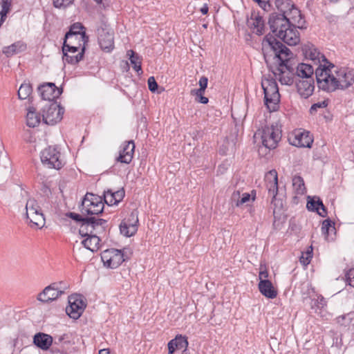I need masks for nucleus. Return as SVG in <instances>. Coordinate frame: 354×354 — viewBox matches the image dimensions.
<instances>
[{"label": "nucleus", "instance_id": "1a4fd4ad", "mask_svg": "<svg viewBox=\"0 0 354 354\" xmlns=\"http://www.w3.org/2000/svg\"><path fill=\"white\" fill-rule=\"evenodd\" d=\"M41 160L49 168L59 169L64 163L61 159L60 152L55 147H48L41 151Z\"/></svg>", "mask_w": 354, "mask_h": 354}, {"label": "nucleus", "instance_id": "37998d69", "mask_svg": "<svg viewBox=\"0 0 354 354\" xmlns=\"http://www.w3.org/2000/svg\"><path fill=\"white\" fill-rule=\"evenodd\" d=\"M80 48H82V45H71L66 41H64L62 51L63 53H68L71 54L76 53Z\"/></svg>", "mask_w": 354, "mask_h": 354}, {"label": "nucleus", "instance_id": "b1692460", "mask_svg": "<svg viewBox=\"0 0 354 354\" xmlns=\"http://www.w3.org/2000/svg\"><path fill=\"white\" fill-rule=\"evenodd\" d=\"M303 52L306 58L311 60L315 64H320L322 62H327L324 55H322L313 45L305 46Z\"/></svg>", "mask_w": 354, "mask_h": 354}, {"label": "nucleus", "instance_id": "f03ea898", "mask_svg": "<svg viewBox=\"0 0 354 354\" xmlns=\"http://www.w3.org/2000/svg\"><path fill=\"white\" fill-rule=\"evenodd\" d=\"M262 44L263 50L270 48L273 51L274 57L278 59L279 66L274 74L276 76L278 75V80L281 84L284 85L292 84L294 82L293 68L289 64L292 54L289 48L270 35H267L264 37Z\"/></svg>", "mask_w": 354, "mask_h": 354}, {"label": "nucleus", "instance_id": "c9c22d12", "mask_svg": "<svg viewBox=\"0 0 354 354\" xmlns=\"http://www.w3.org/2000/svg\"><path fill=\"white\" fill-rule=\"evenodd\" d=\"M85 50V47L82 46V48L80 52L77 53L71 54L68 53H64L63 56V60L68 64H75L78 63L80 60L82 59L84 57V53Z\"/></svg>", "mask_w": 354, "mask_h": 354}, {"label": "nucleus", "instance_id": "a878e982", "mask_svg": "<svg viewBox=\"0 0 354 354\" xmlns=\"http://www.w3.org/2000/svg\"><path fill=\"white\" fill-rule=\"evenodd\" d=\"M314 68L310 64L301 63L299 64L296 69V75L299 78V80H308L313 79V75Z\"/></svg>", "mask_w": 354, "mask_h": 354}, {"label": "nucleus", "instance_id": "a211bd4d", "mask_svg": "<svg viewBox=\"0 0 354 354\" xmlns=\"http://www.w3.org/2000/svg\"><path fill=\"white\" fill-rule=\"evenodd\" d=\"M135 149V144L133 140L126 141L122 144L117 160L129 164L131 162Z\"/></svg>", "mask_w": 354, "mask_h": 354}, {"label": "nucleus", "instance_id": "5fc2aeb1", "mask_svg": "<svg viewBox=\"0 0 354 354\" xmlns=\"http://www.w3.org/2000/svg\"><path fill=\"white\" fill-rule=\"evenodd\" d=\"M269 277V273L267 271L266 267H263L262 265L260 266V272L259 273V278L260 281H269L268 279Z\"/></svg>", "mask_w": 354, "mask_h": 354}, {"label": "nucleus", "instance_id": "680f3d73", "mask_svg": "<svg viewBox=\"0 0 354 354\" xmlns=\"http://www.w3.org/2000/svg\"><path fill=\"white\" fill-rule=\"evenodd\" d=\"M208 10H209V8H208V6L207 3H205L203 5V6L201 8L200 11L201 12V13L203 15H206L207 14L208 12Z\"/></svg>", "mask_w": 354, "mask_h": 354}, {"label": "nucleus", "instance_id": "e433bc0d", "mask_svg": "<svg viewBox=\"0 0 354 354\" xmlns=\"http://www.w3.org/2000/svg\"><path fill=\"white\" fill-rule=\"evenodd\" d=\"M26 46L20 43H15L3 48V53L7 57L12 56L25 49Z\"/></svg>", "mask_w": 354, "mask_h": 354}, {"label": "nucleus", "instance_id": "7ed1b4c3", "mask_svg": "<svg viewBox=\"0 0 354 354\" xmlns=\"http://www.w3.org/2000/svg\"><path fill=\"white\" fill-rule=\"evenodd\" d=\"M261 86L264 93L265 105L270 112L277 111L280 102L277 83L272 79H264L262 80Z\"/></svg>", "mask_w": 354, "mask_h": 354}, {"label": "nucleus", "instance_id": "c03bdc74", "mask_svg": "<svg viewBox=\"0 0 354 354\" xmlns=\"http://www.w3.org/2000/svg\"><path fill=\"white\" fill-rule=\"evenodd\" d=\"M131 53L132 55H131L129 60L131 64L133 66V67L134 70L138 73L140 71L142 72L141 62L140 61L139 57L134 55L133 51H131Z\"/></svg>", "mask_w": 354, "mask_h": 354}, {"label": "nucleus", "instance_id": "49530a36", "mask_svg": "<svg viewBox=\"0 0 354 354\" xmlns=\"http://www.w3.org/2000/svg\"><path fill=\"white\" fill-rule=\"evenodd\" d=\"M84 221L89 235L95 234V216L87 217Z\"/></svg>", "mask_w": 354, "mask_h": 354}, {"label": "nucleus", "instance_id": "6e6552de", "mask_svg": "<svg viewBox=\"0 0 354 354\" xmlns=\"http://www.w3.org/2000/svg\"><path fill=\"white\" fill-rule=\"evenodd\" d=\"M86 302L84 297L78 294L71 295L68 297V306L66 308V313L72 319H78L84 311Z\"/></svg>", "mask_w": 354, "mask_h": 354}, {"label": "nucleus", "instance_id": "864d4df0", "mask_svg": "<svg viewBox=\"0 0 354 354\" xmlns=\"http://www.w3.org/2000/svg\"><path fill=\"white\" fill-rule=\"evenodd\" d=\"M84 215L81 213V214L75 213V212H70L68 214V216L73 220L80 222V223H83L86 217H84Z\"/></svg>", "mask_w": 354, "mask_h": 354}, {"label": "nucleus", "instance_id": "c85d7f7f", "mask_svg": "<svg viewBox=\"0 0 354 354\" xmlns=\"http://www.w3.org/2000/svg\"><path fill=\"white\" fill-rule=\"evenodd\" d=\"M309 198L306 205L308 209L313 212L316 211L321 216L325 217L327 212L320 198L318 197H309Z\"/></svg>", "mask_w": 354, "mask_h": 354}, {"label": "nucleus", "instance_id": "338daca9", "mask_svg": "<svg viewBox=\"0 0 354 354\" xmlns=\"http://www.w3.org/2000/svg\"><path fill=\"white\" fill-rule=\"evenodd\" d=\"M95 1H96L97 3H100L102 2V0H94Z\"/></svg>", "mask_w": 354, "mask_h": 354}, {"label": "nucleus", "instance_id": "4468645a", "mask_svg": "<svg viewBox=\"0 0 354 354\" xmlns=\"http://www.w3.org/2000/svg\"><path fill=\"white\" fill-rule=\"evenodd\" d=\"M290 143L298 147L310 148L313 142V138L310 132L304 130H296L289 137Z\"/></svg>", "mask_w": 354, "mask_h": 354}, {"label": "nucleus", "instance_id": "f704fd0d", "mask_svg": "<svg viewBox=\"0 0 354 354\" xmlns=\"http://www.w3.org/2000/svg\"><path fill=\"white\" fill-rule=\"evenodd\" d=\"M294 5L291 0H275V6L280 12L279 15H286Z\"/></svg>", "mask_w": 354, "mask_h": 354}, {"label": "nucleus", "instance_id": "69168bd1", "mask_svg": "<svg viewBox=\"0 0 354 354\" xmlns=\"http://www.w3.org/2000/svg\"><path fill=\"white\" fill-rule=\"evenodd\" d=\"M64 336L59 337L57 341L56 339L55 340V342H54L55 344H59L64 339Z\"/></svg>", "mask_w": 354, "mask_h": 354}, {"label": "nucleus", "instance_id": "2f4dec72", "mask_svg": "<svg viewBox=\"0 0 354 354\" xmlns=\"http://www.w3.org/2000/svg\"><path fill=\"white\" fill-rule=\"evenodd\" d=\"M100 239L96 234H92L87 236L82 241V245L88 250L94 252L99 248Z\"/></svg>", "mask_w": 354, "mask_h": 354}, {"label": "nucleus", "instance_id": "72a5a7b5", "mask_svg": "<svg viewBox=\"0 0 354 354\" xmlns=\"http://www.w3.org/2000/svg\"><path fill=\"white\" fill-rule=\"evenodd\" d=\"M88 37L86 35V34H76L75 35H72L71 37L67 38L65 37L64 41L71 45H82V46L85 47V44L88 42Z\"/></svg>", "mask_w": 354, "mask_h": 354}, {"label": "nucleus", "instance_id": "5701e85b", "mask_svg": "<svg viewBox=\"0 0 354 354\" xmlns=\"http://www.w3.org/2000/svg\"><path fill=\"white\" fill-rule=\"evenodd\" d=\"M326 305L327 301L326 299L322 295H319L317 297V298L312 299V309L315 310V313L319 315L321 317L327 320L329 319L330 314L324 310V308L326 306Z\"/></svg>", "mask_w": 354, "mask_h": 354}, {"label": "nucleus", "instance_id": "13d9d810", "mask_svg": "<svg viewBox=\"0 0 354 354\" xmlns=\"http://www.w3.org/2000/svg\"><path fill=\"white\" fill-rule=\"evenodd\" d=\"M241 194L239 191H234L232 194L231 201L232 203L236 207L240 206V204H238L239 201L241 199Z\"/></svg>", "mask_w": 354, "mask_h": 354}, {"label": "nucleus", "instance_id": "2eb2a0df", "mask_svg": "<svg viewBox=\"0 0 354 354\" xmlns=\"http://www.w3.org/2000/svg\"><path fill=\"white\" fill-rule=\"evenodd\" d=\"M138 218L136 212H132L128 219L123 220L120 225V233L127 237L133 236L138 231Z\"/></svg>", "mask_w": 354, "mask_h": 354}, {"label": "nucleus", "instance_id": "6e6d98bb", "mask_svg": "<svg viewBox=\"0 0 354 354\" xmlns=\"http://www.w3.org/2000/svg\"><path fill=\"white\" fill-rule=\"evenodd\" d=\"M147 83H148L149 89L151 92H155L158 89V84H157L154 77H153V76L149 77L147 80Z\"/></svg>", "mask_w": 354, "mask_h": 354}, {"label": "nucleus", "instance_id": "a18cd8bd", "mask_svg": "<svg viewBox=\"0 0 354 354\" xmlns=\"http://www.w3.org/2000/svg\"><path fill=\"white\" fill-rule=\"evenodd\" d=\"M10 9V0H3L2 1V9L0 12L1 15V21H3L7 14L9 12Z\"/></svg>", "mask_w": 354, "mask_h": 354}, {"label": "nucleus", "instance_id": "412c9836", "mask_svg": "<svg viewBox=\"0 0 354 354\" xmlns=\"http://www.w3.org/2000/svg\"><path fill=\"white\" fill-rule=\"evenodd\" d=\"M285 16L288 19L289 24L293 27L300 29L306 28V21L304 19L300 10L295 5Z\"/></svg>", "mask_w": 354, "mask_h": 354}, {"label": "nucleus", "instance_id": "393cba45", "mask_svg": "<svg viewBox=\"0 0 354 354\" xmlns=\"http://www.w3.org/2000/svg\"><path fill=\"white\" fill-rule=\"evenodd\" d=\"M188 346L187 338L182 335H178L168 343V354H173L176 350L186 349Z\"/></svg>", "mask_w": 354, "mask_h": 354}, {"label": "nucleus", "instance_id": "ddd939ff", "mask_svg": "<svg viewBox=\"0 0 354 354\" xmlns=\"http://www.w3.org/2000/svg\"><path fill=\"white\" fill-rule=\"evenodd\" d=\"M268 24L272 33L277 37L281 35L283 30L290 28L289 21L285 15L272 13L269 18Z\"/></svg>", "mask_w": 354, "mask_h": 354}, {"label": "nucleus", "instance_id": "f257e3e1", "mask_svg": "<svg viewBox=\"0 0 354 354\" xmlns=\"http://www.w3.org/2000/svg\"><path fill=\"white\" fill-rule=\"evenodd\" d=\"M315 70V76L318 87L327 92H333L337 89L344 90L354 84V75L352 71L346 68L332 71L324 65Z\"/></svg>", "mask_w": 354, "mask_h": 354}, {"label": "nucleus", "instance_id": "4be33fe9", "mask_svg": "<svg viewBox=\"0 0 354 354\" xmlns=\"http://www.w3.org/2000/svg\"><path fill=\"white\" fill-rule=\"evenodd\" d=\"M53 343V337L44 333H37L33 337V344L42 351H48Z\"/></svg>", "mask_w": 354, "mask_h": 354}, {"label": "nucleus", "instance_id": "9d476101", "mask_svg": "<svg viewBox=\"0 0 354 354\" xmlns=\"http://www.w3.org/2000/svg\"><path fill=\"white\" fill-rule=\"evenodd\" d=\"M64 113V109L57 102H51L42 111L43 121L50 125H54L60 122Z\"/></svg>", "mask_w": 354, "mask_h": 354}, {"label": "nucleus", "instance_id": "4d7b16f0", "mask_svg": "<svg viewBox=\"0 0 354 354\" xmlns=\"http://www.w3.org/2000/svg\"><path fill=\"white\" fill-rule=\"evenodd\" d=\"M346 279L348 284L354 287V268H351L346 272Z\"/></svg>", "mask_w": 354, "mask_h": 354}, {"label": "nucleus", "instance_id": "bb28decb", "mask_svg": "<svg viewBox=\"0 0 354 354\" xmlns=\"http://www.w3.org/2000/svg\"><path fill=\"white\" fill-rule=\"evenodd\" d=\"M248 26L252 30V32L258 35L264 33V21L259 15L252 16L248 19Z\"/></svg>", "mask_w": 354, "mask_h": 354}, {"label": "nucleus", "instance_id": "f8f14e48", "mask_svg": "<svg viewBox=\"0 0 354 354\" xmlns=\"http://www.w3.org/2000/svg\"><path fill=\"white\" fill-rule=\"evenodd\" d=\"M265 181L268 194L270 196L272 197L271 204L274 207L273 213L275 214L277 203L279 202L276 199L278 193V177L277 171L272 169L268 171L265 176Z\"/></svg>", "mask_w": 354, "mask_h": 354}, {"label": "nucleus", "instance_id": "09e8293b", "mask_svg": "<svg viewBox=\"0 0 354 354\" xmlns=\"http://www.w3.org/2000/svg\"><path fill=\"white\" fill-rule=\"evenodd\" d=\"M256 196L255 191H252V194H250L248 193H243L241 197L240 201H239L238 204H240V205L246 203L248 202L250 199L252 201H254Z\"/></svg>", "mask_w": 354, "mask_h": 354}, {"label": "nucleus", "instance_id": "c756f323", "mask_svg": "<svg viewBox=\"0 0 354 354\" xmlns=\"http://www.w3.org/2000/svg\"><path fill=\"white\" fill-rule=\"evenodd\" d=\"M258 288L260 292L267 298L274 299L277 295V291L270 281H260Z\"/></svg>", "mask_w": 354, "mask_h": 354}, {"label": "nucleus", "instance_id": "0e129e2a", "mask_svg": "<svg viewBox=\"0 0 354 354\" xmlns=\"http://www.w3.org/2000/svg\"><path fill=\"white\" fill-rule=\"evenodd\" d=\"M99 354H111V352L109 348H104L99 351Z\"/></svg>", "mask_w": 354, "mask_h": 354}, {"label": "nucleus", "instance_id": "cd10ccee", "mask_svg": "<svg viewBox=\"0 0 354 354\" xmlns=\"http://www.w3.org/2000/svg\"><path fill=\"white\" fill-rule=\"evenodd\" d=\"M124 196L123 189L113 192L111 190H107L104 194V201L109 205H117Z\"/></svg>", "mask_w": 354, "mask_h": 354}, {"label": "nucleus", "instance_id": "0eeeda50", "mask_svg": "<svg viewBox=\"0 0 354 354\" xmlns=\"http://www.w3.org/2000/svg\"><path fill=\"white\" fill-rule=\"evenodd\" d=\"M281 138V130L277 124L266 126L263 129L261 139L263 146L269 149H275Z\"/></svg>", "mask_w": 354, "mask_h": 354}, {"label": "nucleus", "instance_id": "20e7f679", "mask_svg": "<svg viewBox=\"0 0 354 354\" xmlns=\"http://www.w3.org/2000/svg\"><path fill=\"white\" fill-rule=\"evenodd\" d=\"M104 207L101 196L87 193L82 201L80 209L83 215H98L103 212Z\"/></svg>", "mask_w": 354, "mask_h": 354}, {"label": "nucleus", "instance_id": "423d86ee", "mask_svg": "<svg viewBox=\"0 0 354 354\" xmlns=\"http://www.w3.org/2000/svg\"><path fill=\"white\" fill-rule=\"evenodd\" d=\"M68 288L64 281L54 282L46 286L38 295L37 300L42 303H49L61 297Z\"/></svg>", "mask_w": 354, "mask_h": 354}, {"label": "nucleus", "instance_id": "6ab92c4d", "mask_svg": "<svg viewBox=\"0 0 354 354\" xmlns=\"http://www.w3.org/2000/svg\"><path fill=\"white\" fill-rule=\"evenodd\" d=\"M295 28L290 25V28L283 30L281 35H277V37L289 46H295L300 41L299 32Z\"/></svg>", "mask_w": 354, "mask_h": 354}, {"label": "nucleus", "instance_id": "774afa93", "mask_svg": "<svg viewBox=\"0 0 354 354\" xmlns=\"http://www.w3.org/2000/svg\"><path fill=\"white\" fill-rule=\"evenodd\" d=\"M332 3H337L339 0H329Z\"/></svg>", "mask_w": 354, "mask_h": 354}, {"label": "nucleus", "instance_id": "aec40b11", "mask_svg": "<svg viewBox=\"0 0 354 354\" xmlns=\"http://www.w3.org/2000/svg\"><path fill=\"white\" fill-rule=\"evenodd\" d=\"M297 90L299 95L306 99L311 96L315 89L314 79L308 80H297Z\"/></svg>", "mask_w": 354, "mask_h": 354}, {"label": "nucleus", "instance_id": "79ce46f5", "mask_svg": "<svg viewBox=\"0 0 354 354\" xmlns=\"http://www.w3.org/2000/svg\"><path fill=\"white\" fill-rule=\"evenodd\" d=\"M84 26L80 23H75L71 26L69 31L66 34V37L69 38L72 35L76 34H86L85 32H82Z\"/></svg>", "mask_w": 354, "mask_h": 354}, {"label": "nucleus", "instance_id": "8fccbe9b", "mask_svg": "<svg viewBox=\"0 0 354 354\" xmlns=\"http://www.w3.org/2000/svg\"><path fill=\"white\" fill-rule=\"evenodd\" d=\"M75 0H53V5L55 8H66L74 2Z\"/></svg>", "mask_w": 354, "mask_h": 354}, {"label": "nucleus", "instance_id": "a19ab883", "mask_svg": "<svg viewBox=\"0 0 354 354\" xmlns=\"http://www.w3.org/2000/svg\"><path fill=\"white\" fill-rule=\"evenodd\" d=\"M107 227V221L95 217V234H100L105 232Z\"/></svg>", "mask_w": 354, "mask_h": 354}, {"label": "nucleus", "instance_id": "7c9ffc66", "mask_svg": "<svg viewBox=\"0 0 354 354\" xmlns=\"http://www.w3.org/2000/svg\"><path fill=\"white\" fill-rule=\"evenodd\" d=\"M335 322L340 327L354 331V313L340 315L335 319Z\"/></svg>", "mask_w": 354, "mask_h": 354}, {"label": "nucleus", "instance_id": "4c0bfd02", "mask_svg": "<svg viewBox=\"0 0 354 354\" xmlns=\"http://www.w3.org/2000/svg\"><path fill=\"white\" fill-rule=\"evenodd\" d=\"M32 86L28 83H24L21 85L18 90V96L21 100L27 99L32 93Z\"/></svg>", "mask_w": 354, "mask_h": 354}, {"label": "nucleus", "instance_id": "052dcab7", "mask_svg": "<svg viewBox=\"0 0 354 354\" xmlns=\"http://www.w3.org/2000/svg\"><path fill=\"white\" fill-rule=\"evenodd\" d=\"M312 251H313L312 248H311L310 251H308V252L306 253V259H304V257L302 256L301 259V262H302L305 265H308L310 261V259L312 258V255H311Z\"/></svg>", "mask_w": 354, "mask_h": 354}, {"label": "nucleus", "instance_id": "dca6fc26", "mask_svg": "<svg viewBox=\"0 0 354 354\" xmlns=\"http://www.w3.org/2000/svg\"><path fill=\"white\" fill-rule=\"evenodd\" d=\"M98 43L102 50L111 52L114 48L113 32L105 28L99 29Z\"/></svg>", "mask_w": 354, "mask_h": 354}, {"label": "nucleus", "instance_id": "f3484780", "mask_svg": "<svg viewBox=\"0 0 354 354\" xmlns=\"http://www.w3.org/2000/svg\"><path fill=\"white\" fill-rule=\"evenodd\" d=\"M38 91L43 100L50 102L57 98L62 92L54 83L44 84L38 87Z\"/></svg>", "mask_w": 354, "mask_h": 354}, {"label": "nucleus", "instance_id": "473e14b6", "mask_svg": "<svg viewBox=\"0 0 354 354\" xmlns=\"http://www.w3.org/2000/svg\"><path fill=\"white\" fill-rule=\"evenodd\" d=\"M40 123V116L36 113L34 107L28 109L26 115V124L30 127H35Z\"/></svg>", "mask_w": 354, "mask_h": 354}, {"label": "nucleus", "instance_id": "bf43d9fd", "mask_svg": "<svg viewBox=\"0 0 354 354\" xmlns=\"http://www.w3.org/2000/svg\"><path fill=\"white\" fill-rule=\"evenodd\" d=\"M79 233L82 236H89V232L88 231V227H86L85 221L80 223Z\"/></svg>", "mask_w": 354, "mask_h": 354}, {"label": "nucleus", "instance_id": "39448f33", "mask_svg": "<svg viewBox=\"0 0 354 354\" xmlns=\"http://www.w3.org/2000/svg\"><path fill=\"white\" fill-rule=\"evenodd\" d=\"M26 218L30 221L31 227L41 228L45 225V218L41 207L34 198H29L26 205Z\"/></svg>", "mask_w": 354, "mask_h": 354}, {"label": "nucleus", "instance_id": "603ef678", "mask_svg": "<svg viewBox=\"0 0 354 354\" xmlns=\"http://www.w3.org/2000/svg\"><path fill=\"white\" fill-rule=\"evenodd\" d=\"M192 93L195 95L196 98V100L198 102H200L201 104H207L208 102H209V100L207 97L203 96L204 93H198V91H192Z\"/></svg>", "mask_w": 354, "mask_h": 354}, {"label": "nucleus", "instance_id": "de8ad7c7", "mask_svg": "<svg viewBox=\"0 0 354 354\" xmlns=\"http://www.w3.org/2000/svg\"><path fill=\"white\" fill-rule=\"evenodd\" d=\"M328 106V102L324 100L322 102H319L313 104L310 108L309 112L311 115H314L317 113L318 109H324Z\"/></svg>", "mask_w": 354, "mask_h": 354}, {"label": "nucleus", "instance_id": "3c124183", "mask_svg": "<svg viewBox=\"0 0 354 354\" xmlns=\"http://www.w3.org/2000/svg\"><path fill=\"white\" fill-rule=\"evenodd\" d=\"M208 79L207 77L203 76L200 78L198 84L199 88L194 90L193 91H198V93H205V91L207 86Z\"/></svg>", "mask_w": 354, "mask_h": 354}, {"label": "nucleus", "instance_id": "9b49d317", "mask_svg": "<svg viewBox=\"0 0 354 354\" xmlns=\"http://www.w3.org/2000/svg\"><path fill=\"white\" fill-rule=\"evenodd\" d=\"M101 259L104 266L111 269L118 268L125 260L122 251L115 248L104 250Z\"/></svg>", "mask_w": 354, "mask_h": 354}, {"label": "nucleus", "instance_id": "ea45409f", "mask_svg": "<svg viewBox=\"0 0 354 354\" xmlns=\"http://www.w3.org/2000/svg\"><path fill=\"white\" fill-rule=\"evenodd\" d=\"M334 225L335 223L329 219H326L323 221L322 225V232L325 236L326 239H328L330 233L335 231V229Z\"/></svg>", "mask_w": 354, "mask_h": 354}, {"label": "nucleus", "instance_id": "58836bf2", "mask_svg": "<svg viewBox=\"0 0 354 354\" xmlns=\"http://www.w3.org/2000/svg\"><path fill=\"white\" fill-rule=\"evenodd\" d=\"M292 185L298 194H303L305 192V185L303 178L299 176H295L292 178Z\"/></svg>", "mask_w": 354, "mask_h": 354}, {"label": "nucleus", "instance_id": "e2e57ef3", "mask_svg": "<svg viewBox=\"0 0 354 354\" xmlns=\"http://www.w3.org/2000/svg\"><path fill=\"white\" fill-rule=\"evenodd\" d=\"M257 1L261 7L266 6L268 0H254Z\"/></svg>", "mask_w": 354, "mask_h": 354}]
</instances>
